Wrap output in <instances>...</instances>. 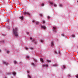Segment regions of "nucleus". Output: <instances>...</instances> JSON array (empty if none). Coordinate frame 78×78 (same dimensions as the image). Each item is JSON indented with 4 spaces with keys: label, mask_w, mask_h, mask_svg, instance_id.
Segmentation results:
<instances>
[{
    "label": "nucleus",
    "mask_w": 78,
    "mask_h": 78,
    "mask_svg": "<svg viewBox=\"0 0 78 78\" xmlns=\"http://www.w3.org/2000/svg\"><path fill=\"white\" fill-rule=\"evenodd\" d=\"M17 31V29L16 28L15 29L13 30V33H14V35H15V36L17 37L18 36V34H17V32H16V31Z\"/></svg>",
    "instance_id": "1"
},
{
    "label": "nucleus",
    "mask_w": 78,
    "mask_h": 78,
    "mask_svg": "<svg viewBox=\"0 0 78 78\" xmlns=\"http://www.w3.org/2000/svg\"><path fill=\"white\" fill-rule=\"evenodd\" d=\"M30 39L32 40V41H33V42H34V44L36 43V41L34 40V39H31V38H30Z\"/></svg>",
    "instance_id": "2"
},
{
    "label": "nucleus",
    "mask_w": 78,
    "mask_h": 78,
    "mask_svg": "<svg viewBox=\"0 0 78 78\" xmlns=\"http://www.w3.org/2000/svg\"><path fill=\"white\" fill-rule=\"evenodd\" d=\"M41 28L44 29H45V26H41Z\"/></svg>",
    "instance_id": "3"
},
{
    "label": "nucleus",
    "mask_w": 78,
    "mask_h": 78,
    "mask_svg": "<svg viewBox=\"0 0 78 78\" xmlns=\"http://www.w3.org/2000/svg\"><path fill=\"white\" fill-rule=\"evenodd\" d=\"M29 15V13L28 12H25V13H24V15Z\"/></svg>",
    "instance_id": "4"
},
{
    "label": "nucleus",
    "mask_w": 78,
    "mask_h": 78,
    "mask_svg": "<svg viewBox=\"0 0 78 78\" xmlns=\"http://www.w3.org/2000/svg\"><path fill=\"white\" fill-rule=\"evenodd\" d=\"M56 30V27H53V31L55 32V31Z\"/></svg>",
    "instance_id": "5"
},
{
    "label": "nucleus",
    "mask_w": 78,
    "mask_h": 78,
    "mask_svg": "<svg viewBox=\"0 0 78 78\" xmlns=\"http://www.w3.org/2000/svg\"><path fill=\"white\" fill-rule=\"evenodd\" d=\"M3 62L4 63V64L5 65H8V63H7L5 62L4 61Z\"/></svg>",
    "instance_id": "6"
},
{
    "label": "nucleus",
    "mask_w": 78,
    "mask_h": 78,
    "mask_svg": "<svg viewBox=\"0 0 78 78\" xmlns=\"http://www.w3.org/2000/svg\"><path fill=\"white\" fill-rule=\"evenodd\" d=\"M42 66H44V67H48V65H42Z\"/></svg>",
    "instance_id": "7"
},
{
    "label": "nucleus",
    "mask_w": 78,
    "mask_h": 78,
    "mask_svg": "<svg viewBox=\"0 0 78 78\" xmlns=\"http://www.w3.org/2000/svg\"><path fill=\"white\" fill-rule=\"evenodd\" d=\"M46 61L48 62H51V61L50 60H46Z\"/></svg>",
    "instance_id": "8"
},
{
    "label": "nucleus",
    "mask_w": 78,
    "mask_h": 78,
    "mask_svg": "<svg viewBox=\"0 0 78 78\" xmlns=\"http://www.w3.org/2000/svg\"><path fill=\"white\" fill-rule=\"evenodd\" d=\"M53 4V3L51 2H49V4L51 5H52Z\"/></svg>",
    "instance_id": "9"
},
{
    "label": "nucleus",
    "mask_w": 78,
    "mask_h": 78,
    "mask_svg": "<svg viewBox=\"0 0 78 78\" xmlns=\"http://www.w3.org/2000/svg\"><path fill=\"white\" fill-rule=\"evenodd\" d=\"M51 46H53V42H51Z\"/></svg>",
    "instance_id": "10"
},
{
    "label": "nucleus",
    "mask_w": 78,
    "mask_h": 78,
    "mask_svg": "<svg viewBox=\"0 0 78 78\" xmlns=\"http://www.w3.org/2000/svg\"><path fill=\"white\" fill-rule=\"evenodd\" d=\"M41 62H43V60L41 58Z\"/></svg>",
    "instance_id": "11"
},
{
    "label": "nucleus",
    "mask_w": 78,
    "mask_h": 78,
    "mask_svg": "<svg viewBox=\"0 0 78 78\" xmlns=\"http://www.w3.org/2000/svg\"><path fill=\"white\" fill-rule=\"evenodd\" d=\"M38 22H36V23L37 24H37H38Z\"/></svg>",
    "instance_id": "12"
},
{
    "label": "nucleus",
    "mask_w": 78,
    "mask_h": 78,
    "mask_svg": "<svg viewBox=\"0 0 78 78\" xmlns=\"http://www.w3.org/2000/svg\"><path fill=\"white\" fill-rule=\"evenodd\" d=\"M23 17L22 16V17H21V18H20V19H22H22H23Z\"/></svg>",
    "instance_id": "13"
},
{
    "label": "nucleus",
    "mask_w": 78,
    "mask_h": 78,
    "mask_svg": "<svg viewBox=\"0 0 78 78\" xmlns=\"http://www.w3.org/2000/svg\"><path fill=\"white\" fill-rule=\"evenodd\" d=\"M14 63H15V64L16 63V61H14Z\"/></svg>",
    "instance_id": "14"
},
{
    "label": "nucleus",
    "mask_w": 78,
    "mask_h": 78,
    "mask_svg": "<svg viewBox=\"0 0 78 78\" xmlns=\"http://www.w3.org/2000/svg\"><path fill=\"white\" fill-rule=\"evenodd\" d=\"M59 7H62V5L61 4L59 5Z\"/></svg>",
    "instance_id": "15"
},
{
    "label": "nucleus",
    "mask_w": 78,
    "mask_h": 78,
    "mask_svg": "<svg viewBox=\"0 0 78 78\" xmlns=\"http://www.w3.org/2000/svg\"><path fill=\"white\" fill-rule=\"evenodd\" d=\"M30 49H32V50L33 49V48L30 47Z\"/></svg>",
    "instance_id": "16"
},
{
    "label": "nucleus",
    "mask_w": 78,
    "mask_h": 78,
    "mask_svg": "<svg viewBox=\"0 0 78 78\" xmlns=\"http://www.w3.org/2000/svg\"><path fill=\"white\" fill-rule=\"evenodd\" d=\"M32 65H33V66H34V64L33 63H32Z\"/></svg>",
    "instance_id": "17"
},
{
    "label": "nucleus",
    "mask_w": 78,
    "mask_h": 78,
    "mask_svg": "<svg viewBox=\"0 0 78 78\" xmlns=\"http://www.w3.org/2000/svg\"><path fill=\"white\" fill-rule=\"evenodd\" d=\"M75 77H76V78H78V75H76V76H75Z\"/></svg>",
    "instance_id": "18"
},
{
    "label": "nucleus",
    "mask_w": 78,
    "mask_h": 78,
    "mask_svg": "<svg viewBox=\"0 0 78 78\" xmlns=\"http://www.w3.org/2000/svg\"><path fill=\"white\" fill-rule=\"evenodd\" d=\"M34 62H36V59H34Z\"/></svg>",
    "instance_id": "19"
},
{
    "label": "nucleus",
    "mask_w": 78,
    "mask_h": 78,
    "mask_svg": "<svg viewBox=\"0 0 78 78\" xmlns=\"http://www.w3.org/2000/svg\"><path fill=\"white\" fill-rule=\"evenodd\" d=\"M28 77H29V78H30V76L29 75V76H28Z\"/></svg>",
    "instance_id": "20"
},
{
    "label": "nucleus",
    "mask_w": 78,
    "mask_h": 78,
    "mask_svg": "<svg viewBox=\"0 0 78 78\" xmlns=\"http://www.w3.org/2000/svg\"><path fill=\"white\" fill-rule=\"evenodd\" d=\"M35 22H37V21L36 22L34 20L33 21V23Z\"/></svg>",
    "instance_id": "21"
},
{
    "label": "nucleus",
    "mask_w": 78,
    "mask_h": 78,
    "mask_svg": "<svg viewBox=\"0 0 78 78\" xmlns=\"http://www.w3.org/2000/svg\"><path fill=\"white\" fill-rule=\"evenodd\" d=\"M13 74H14V75H16V73H13Z\"/></svg>",
    "instance_id": "22"
},
{
    "label": "nucleus",
    "mask_w": 78,
    "mask_h": 78,
    "mask_svg": "<svg viewBox=\"0 0 78 78\" xmlns=\"http://www.w3.org/2000/svg\"><path fill=\"white\" fill-rule=\"evenodd\" d=\"M40 15H41V16H42V14H40Z\"/></svg>",
    "instance_id": "23"
},
{
    "label": "nucleus",
    "mask_w": 78,
    "mask_h": 78,
    "mask_svg": "<svg viewBox=\"0 0 78 78\" xmlns=\"http://www.w3.org/2000/svg\"><path fill=\"white\" fill-rule=\"evenodd\" d=\"M43 42V41L42 40H41V42Z\"/></svg>",
    "instance_id": "24"
},
{
    "label": "nucleus",
    "mask_w": 78,
    "mask_h": 78,
    "mask_svg": "<svg viewBox=\"0 0 78 78\" xmlns=\"http://www.w3.org/2000/svg\"><path fill=\"white\" fill-rule=\"evenodd\" d=\"M65 68V66H64V65H63V69Z\"/></svg>",
    "instance_id": "25"
},
{
    "label": "nucleus",
    "mask_w": 78,
    "mask_h": 78,
    "mask_svg": "<svg viewBox=\"0 0 78 78\" xmlns=\"http://www.w3.org/2000/svg\"><path fill=\"white\" fill-rule=\"evenodd\" d=\"M57 66V64H55V66Z\"/></svg>",
    "instance_id": "26"
},
{
    "label": "nucleus",
    "mask_w": 78,
    "mask_h": 78,
    "mask_svg": "<svg viewBox=\"0 0 78 78\" xmlns=\"http://www.w3.org/2000/svg\"><path fill=\"white\" fill-rule=\"evenodd\" d=\"M43 5H44V4H43V3L41 4V6H43Z\"/></svg>",
    "instance_id": "27"
},
{
    "label": "nucleus",
    "mask_w": 78,
    "mask_h": 78,
    "mask_svg": "<svg viewBox=\"0 0 78 78\" xmlns=\"http://www.w3.org/2000/svg\"><path fill=\"white\" fill-rule=\"evenodd\" d=\"M27 34H29V32H27Z\"/></svg>",
    "instance_id": "28"
},
{
    "label": "nucleus",
    "mask_w": 78,
    "mask_h": 78,
    "mask_svg": "<svg viewBox=\"0 0 78 78\" xmlns=\"http://www.w3.org/2000/svg\"><path fill=\"white\" fill-rule=\"evenodd\" d=\"M72 37H74V35H72Z\"/></svg>",
    "instance_id": "29"
},
{
    "label": "nucleus",
    "mask_w": 78,
    "mask_h": 78,
    "mask_svg": "<svg viewBox=\"0 0 78 78\" xmlns=\"http://www.w3.org/2000/svg\"><path fill=\"white\" fill-rule=\"evenodd\" d=\"M55 53L56 54V51H55Z\"/></svg>",
    "instance_id": "30"
},
{
    "label": "nucleus",
    "mask_w": 78,
    "mask_h": 78,
    "mask_svg": "<svg viewBox=\"0 0 78 78\" xmlns=\"http://www.w3.org/2000/svg\"><path fill=\"white\" fill-rule=\"evenodd\" d=\"M29 58V57H28V56H27V58Z\"/></svg>",
    "instance_id": "31"
},
{
    "label": "nucleus",
    "mask_w": 78,
    "mask_h": 78,
    "mask_svg": "<svg viewBox=\"0 0 78 78\" xmlns=\"http://www.w3.org/2000/svg\"><path fill=\"white\" fill-rule=\"evenodd\" d=\"M48 18L49 19V16H48Z\"/></svg>",
    "instance_id": "32"
},
{
    "label": "nucleus",
    "mask_w": 78,
    "mask_h": 78,
    "mask_svg": "<svg viewBox=\"0 0 78 78\" xmlns=\"http://www.w3.org/2000/svg\"><path fill=\"white\" fill-rule=\"evenodd\" d=\"M55 7H56V5L55 4Z\"/></svg>",
    "instance_id": "33"
},
{
    "label": "nucleus",
    "mask_w": 78,
    "mask_h": 78,
    "mask_svg": "<svg viewBox=\"0 0 78 78\" xmlns=\"http://www.w3.org/2000/svg\"><path fill=\"white\" fill-rule=\"evenodd\" d=\"M27 73H29V71H27Z\"/></svg>",
    "instance_id": "34"
},
{
    "label": "nucleus",
    "mask_w": 78,
    "mask_h": 78,
    "mask_svg": "<svg viewBox=\"0 0 78 78\" xmlns=\"http://www.w3.org/2000/svg\"><path fill=\"white\" fill-rule=\"evenodd\" d=\"M42 23H45V22H44V21L42 22Z\"/></svg>",
    "instance_id": "35"
},
{
    "label": "nucleus",
    "mask_w": 78,
    "mask_h": 78,
    "mask_svg": "<svg viewBox=\"0 0 78 78\" xmlns=\"http://www.w3.org/2000/svg\"><path fill=\"white\" fill-rule=\"evenodd\" d=\"M26 49L27 50L28 48H26Z\"/></svg>",
    "instance_id": "36"
},
{
    "label": "nucleus",
    "mask_w": 78,
    "mask_h": 78,
    "mask_svg": "<svg viewBox=\"0 0 78 78\" xmlns=\"http://www.w3.org/2000/svg\"><path fill=\"white\" fill-rule=\"evenodd\" d=\"M70 77V76L68 75V77Z\"/></svg>",
    "instance_id": "37"
},
{
    "label": "nucleus",
    "mask_w": 78,
    "mask_h": 78,
    "mask_svg": "<svg viewBox=\"0 0 78 78\" xmlns=\"http://www.w3.org/2000/svg\"><path fill=\"white\" fill-rule=\"evenodd\" d=\"M7 52L8 53H9V51H7Z\"/></svg>",
    "instance_id": "38"
},
{
    "label": "nucleus",
    "mask_w": 78,
    "mask_h": 78,
    "mask_svg": "<svg viewBox=\"0 0 78 78\" xmlns=\"http://www.w3.org/2000/svg\"><path fill=\"white\" fill-rule=\"evenodd\" d=\"M2 42H3V41H2Z\"/></svg>",
    "instance_id": "39"
},
{
    "label": "nucleus",
    "mask_w": 78,
    "mask_h": 78,
    "mask_svg": "<svg viewBox=\"0 0 78 78\" xmlns=\"http://www.w3.org/2000/svg\"><path fill=\"white\" fill-rule=\"evenodd\" d=\"M77 3H78V1H77Z\"/></svg>",
    "instance_id": "40"
},
{
    "label": "nucleus",
    "mask_w": 78,
    "mask_h": 78,
    "mask_svg": "<svg viewBox=\"0 0 78 78\" xmlns=\"http://www.w3.org/2000/svg\"><path fill=\"white\" fill-rule=\"evenodd\" d=\"M0 52H1V50H0Z\"/></svg>",
    "instance_id": "41"
},
{
    "label": "nucleus",
    "mask_w": 78,
    "mask_h": 78,
    "mask_svg": "<svg viewBox=\"0 0 78 78\" xmlns=\"http://www.w3.org/2000/svg\"><path fill=\"white\" fill-rule=\"evenodd\" d=\"M62 36H63V34H62Z\"/></svg>",
    "instance_id": "42"
}]
</instances>
